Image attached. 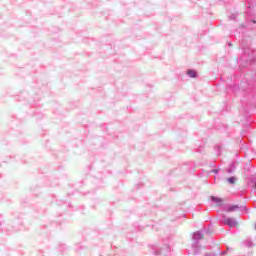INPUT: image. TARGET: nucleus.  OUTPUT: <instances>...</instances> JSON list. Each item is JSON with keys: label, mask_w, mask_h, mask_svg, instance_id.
I'll list each match as a JSON object with an SVG mask.
<instances>
[{"label": "nucleus", "mask_w": 256, "mask_h": 256, "mask_svg": "<svg viewBox=\"0 0 256 256\" xmlns=\"http://www.w3.org/2000/svg\"><path fill=\"white\" fill-rule=\"evenodd\" d=\"M224 223L229 225V227H237V221H235L233 218H226Z\"/></svg>", "instance_id": "f257e3e1"}, {"label": "nucleus", "mask_w": 256, "mask_h": 256, "mask_svg": "<svg viewBox=\"0 0 256 256\" xmlns=\"http://www.w3.org/2000/svg\"><path fill=\"white\" fill-rule=\"evenodd\" d=\"M212 201L217 205V207H221V205H223V200L221 198L212 197Z\"/></svg>", "instance_id": "f03ea898"}, {"label": "nucleus", "mask_w": 256, "mask_h": 256, "mask_svg": "<svg viewBox=\"0 0 256 256\" xmlns=\"http://www.w3.org/2000/svg\"><path fill=\"white\" fill-rule=\"evenodd\" d=\"M227 181H228V183H229L230 185H235V184L237 183V178H235V177H230V178L227 179Z\"/></svg>", "instance_id": "7ed1b4c3"}, {"label": "nucleus", "mask_w": 256, "mask_h": 256, "mask_svg": "<svg viewBox=\"0 0 256 256\" xmlns=\"http://www.w3.org/2000/svg\"><path fill=\"white\" fill-rule=\"evenodd\" d=\"M188 75L192 78L197 77V72H195V70H188Z\"/></svg>", "instance_id": "20e7f679"}, {"label": "nucleus", "mask_w": 256, "mask_h": 256, "mask_svg": "<svg viewBox=\"0 0 256 256\" xmlns=\"http://www.w3.org/2000/svg\"><path fill=\"white\" fill-rule=\"evenodd\" d=\"M235 209H239V206L237 205H233V206H230L227 210L228 213H231V211H235Z\"/></svg>", "instance_id": "39448f33"}]
</instances>
